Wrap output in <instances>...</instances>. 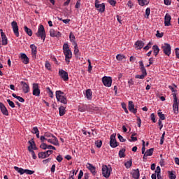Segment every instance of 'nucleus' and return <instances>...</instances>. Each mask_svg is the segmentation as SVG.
Masks as SVG:
<instances>
[{"instance_id":"obj_1","label":"nucleus","mask_w":179,"mask_h":179,"mask_svg":"<svg viewBox=\"0 0 179 179\" xmlns=\"http://www.w3.org/2000/svg\"><path fill=\"white\" fill-rule=\"evenodd\" d=\"M63 52L65 55V61L67 65H69V62H71L70 59L72 58V51L69 49V45L68 43L63 45Z\"/></svg>"},{"instance_id":"obj_2","label":"nucleus","mask_w":179,"mask_h":179,"mask_svg":"<svg viewBox=\"0 0 179 179\" xmlns=\"http://www.w3.org/2000/svg\"><path fill=\"white\" fill-rule=\"evenodd\" d=\"M56 94V99L57 101H59L60 103H62L63 104H67L68 101L66 100V97L64 96V93L61 91L58 90L55 92Z\"/></svg>"},{"instance_id":"obj_3","label":"nucleus","mask_w":179,"mask_h":179,"mask_svg":"<svg viewBox=\"0 0 179 179\" xmlns=\"http://www.w3.org/2000/svg\"><path fill=\"white\" fill-rule=\"evenodd\" d=\"M36 36H37V37H41V40L45 41V29H44V26L43 24H40L38 26V31L36 34Z\"/></svg>"},{"instance_id":"obj_4","label":"nucleus","mask_w":179,"mask_h":179,"mask_svg":"<svg viewBox=\"0 0 179 179\" xmlns=\"http://www.w3.org/2000/svg\"><path fill=\"white\" fill-rule=\"evenodd\" d=\"M111 171H113V169L110 166H109V167L107 166V165L102 166V176L105 177V178H108L110 177Z\"/></svg>"},{"instance_id":"obj_5","label":"nucleus","mask_w":179,"mask_h":179,"mask_svg":"<svg viewBox=\"0 0 179 179\" xmlns=\"http://www.w3.org/2000/svg\"><path fill=\"white\" fill-rule=\"evenodd\" d=\"M162 49L165 55L170 57V55L171 54V46L170 44L164 43V45L162 46Z\"/></svg>"},{"instance_id":"obj_6","label":"nucleus","mask_w":179,"mask_h":179,"mask_svg":"<svg viewBox=\"0 0 179 179\" xmlns=\"http://www.w3.org/2000/svg\"><path fill=\"white\" fill-rule=\"evenodd\" d=\"M52 153H54V151L48 150L45 152H38V156L39 159H45L48 157L50 155H52Z\"/></svg>"},{"instance_id":"obj_7","label":"nucleus","mask_w":179,"mask_h":179,"mask_svg":"<svg viewBox=\"0 0 179 179\" xmlns=\"http://www.w3.org/2000/svg\"><path fill=\"white\" fill-rule=\"evenodd\" d=\"M102 83H103L106 87H111V85L113 84V79L111 77L105 76L102 78Z\"/></svg>"},{"instance_id":"obj_8","label":"nucleus","mask_w":179,"mask_h":179,"mask_svg":"<svg viewBox=\"0 0 179 179\" xmlns=\"http://www.w3.org/2000/svg\"><path fill=\"white\" fill-rule=\"evenodd\" d=\"M99 3L100 1H99V0L95 1V8L98 9L99 12L103 13V12L106 10V4H104V3L99 4Z\"/></svg>"},{"instance_id":"obj_9","label":"nucleus","mask_w":179,"mask_h":179,"mask_svg":"<svg viewBox=\"0 0 179 179\" xmlns=\"http://www.w3.org/2000/svg\"><path fill=\"white\" fill-rule=\"evenodd\" d=\"M59 76L62 78L64 82H68L69 80V76H68V72L65 71V70L59 69Z\"/></svg>"},{"instance_id":"obj_10","label":"nucleus","mask_w":179,"mask_h":179,"mask_svg":"<svg viewBox=\"0 0 179 179\" xmlns=\"http://www.w3.org/2000/svg\"><path fill=\"white\" fill-rule=\"evenodd\" d=\"M116 134H113L110 137V148H117L119 143L117 142V139H115Z\"/></svg>"},{"instance_id":"obj_11","label":"nucleus","mask_w":179,"mask_h":179,"mask_svg":"<svg viewBox=\"0 0 179 179\" xmlns=\"http://www.w3.org/2000/svg\"><path fill=\"white\" fill-rule=\"evenodd\" d=\"M32 89H33V92H32L33 96H36V97H38L40 96V87H38V84L34 83Z\"/></svg>"},{"instance_id":"obj_12","label":"nucleus","mask_w":179,"mask_h":179,"mask_svg":"<svg viewBox=\"0 0 179 179\" xmlns=\"http://www.w3.org/2000/svg\"><path fill=\"white\" fill-rule=\"evenodd\" d=\"M11 26L15 36L19 37V26H17V22H16V21H13L11 22Z\"/></svg>"},{"instance_id":"obj_13","label":"nucleus","mask_w":179,"mask_h":179,"mask_svg":"<svg viewBox=\"0 0 179 179\" xmlns=\"http://www.w3.org/2000/svg\"><path fill=\"white\" fill-rule=\"evenodd\" d=\"M129 111L130 113H133V114H136L138 113V109L135 108V104H134V101H129L128 105Z\"/></svg>"},{"instance_id":"obj_14","label":"nucleus","mask_w":179,"mask_h":179,"mask_svg":"<svg viewBox=\"0 0 179 179\" xmlns=\"http://www.w3.org/2000/svg\"><path fill=\"white\" fill-rule=\"evenodd\" d=\"M20 85L22 87V92L25 94L29 93L30 92V87L29 86V84L27 83H25L24 81H21Z\"/></svg>"},{"instance_id":"obj_15","label":"nucleus","mask_w":179,"mask_h":179,"mask_svg":"<svg viewBox=\"0 0 179 179\" xmlns=\"http://www.w3.org/2000/svg\"><path fill=\"white\" fill-rule=\"evenodd\" d=\"M1 36V43L2 45H8V37L5 33H3V30L0 29Z\"/></svg>"},{"instance_id":"obj_16","label":"nucleus","mask_w":179,"mask_h":179,"mask_svg":"<svg viewBox=\"0 0 179 179\" xmlns=\"http://www.w3.org/2000/svg\"><path fill=\"white\" fill-rule=\"evenodd\" d=\"M171 15L166 13L164 17V24L165 26H171Z\"/></svg>"},{"instance_id":"obj_17","label":"nucleus","mask_w":179,"mask_h":179,"mask_svg":"<svg viewBox=\"0 0 179 179\" xmlns=\"http://www.w3.org/2000/svg\"><path fill=\"white\" fill-rule=\"evenodd\" d=\"M0 110L3 115H9V112H8L6 106H5V105L2 102H0Z\"/></svg>"},{"instance_id":"obj_18","label":"nucleus","mask_w":179,"mask_h":179,"mask_svg":"<svg viewBox=\"0 0 179 179\" xmlns=\"http://www.w3.org/2000/svg\"><path fill=\"white\" fill-rule=\"evenodd\" d=\"M50 37H61V32L55 31L54 29H51L50 30Z\"/></svg>"},{"instance_id":"obj_19","label":"nucleus","mask_w":179,"mask_h":179,"mask_svg":"<svg viewBox=\"0 0 179 179\" xmlns=\"http://www.w3.org/2000/svg\"><path fill=\"white\" fill-rule=\"evenodd\" d=\"M20 58L22 59L23 64H24L25 65H27V64H29V59L27 55H26V54L20 53Z\"/></svg>"},{"instance_id":"obj_20","label":"nucleus","mask_w":179,"mask_h":179,"mask_svg":"<svg viewBox=\"0 0 179 179\" xmlns=\"http://www.w3.org/2000/svg\"><path fill=\"white\" fill-rule=\"evenodd\" d=\"M30 48L31 50L33 58H36V57H37V46H36L34 44H31L30 45Z\"/></svg>"},{"instance_id":"obj_21","label":"nucleus","mask_w":179,"mask_h":179,"mask_svg":"<svg viewBox=\"0 0 179 179\" xmlns=\"http://www.w3.org/2000/svg\"><path fill=\"white\" fill-rule=\"evenodd\" d=\"M131 174L132 175V178L134 179H139V177L141 176V173H139V169H134Z\"/></svg>"},{"instance_id":"obj_22","label":"nucleus","mask_w":179,"mask_h":179,"mask_svg":"<svg viewBox=\"0 0 179 179\" xmlns=\"http://www.w3.org/2000/svg\"><path fill=\"white\" fill-rule=\"evenodd\" d=\"M134 45L137 50H142V48L145 47V43L142 41H137Z\"/></svg>"},{"instance_id":"obj_23","label":"nucleus","mask_w":179,"mask_h":179,"mask_svg":"<svg viewBox=\"0 0 179 179\" xmlns=\"http://www.w3.org/2000/svg\"><path fill=\"white\" fill-rule=\"evenodd\" d=\"M52 138L53 139H48V142L49 143H52V145H55V146H58V145H59V143H58V138H57L55 136H52Z\"/></svg>"},{"instance_id":"obj_24","label":"nucleus","mask_w":179,"mask_h":179,"mask_svg":"<svg viewBox=\"0 0 179 179\" xmlns=\"http://www.w3.org/2000/svg\"><path fill=\"white\" fill-rule=\"evenodd\" d=\"M87 169H88L94 176L96 174V167L92 164H87Z\"/></svg>"},{"instance_id":"obj_25","label":"nucleus","mask_w":179,"mask_h":179,"mask_svg":"<svg viewBox=\"0 0 179 179\" xmlns=\"http://www.w3.org/2000/svg\"><path fill=\"white\" fill-rule=\"evenodd\" d=\"M69 38H70V41L71 43H73V45H76V44H78L76 43V38H75V34H73V33L72 32H70L69 34Z\"/></svg>"},{"instance_id":"obj_26","label":"nucleus","mask_w":179,"mask_h":179,"mask_svg":"<svg viewBox=\"0 0 179 179\" xmlns=\"http://www.w3.org/2000/svg\"><path fill=\"white\" fill-rule=\"evenodd\" d=\"M92 90L88 89L85 92V97L87 99V100H92Z\"/></svg>"},{"instance_id":"obj_27","label":"nucleus","mask_w":179,"mask_h":179,"mask_svg":"<svg viewBox=\"0 0 179 179\" xmlns=\"http://www.w3.org/2000/svg\"><path fill=\"white\" fill-rule=\"evenodd\" d=\"M152 50L154 51V55L155 57H157V54H159V52H160V49L159 48V46H157V45H154L152 46Z\"/></svg>"},{"instance_id":"obj_28","label":"nucleus","mask_w":179,"mask_h":179,"mask_svg":"<svg viewBox=\"0 0 179 179\" xmlns=\"http://www.w3.org/2000/svg\"><path fill=\"white\" fill-rule=\"evenodd\" d=\"M24 30L25 33H27L29 36V37H31V36H33V31L27 27V26L24 27Z\"/></svg>"},{"instance_id":"obj_29","label":"nucleus","mask_w":179,"mask_h":179,"mask_svg":"<svg viewBox=\"0 0 179 179\" xmlns=\"http://www.w3.org/2000/svg\"><path fill=\"white\" fill-rule=\"evenodd\" d=\"M28 143H29V147L31 148L34 150H37V147L36 146V143H34V141L30 140L29 141Z\"/></svg>"},{"instance_id":"obj_30","label":"nucleus","mask_w":179,"mask_h":179,"mask_svg":"<svg viewBox=\"0 0 179 179\" xmlns=\"http://www.w3.org/2000/svg\"><path fill=\"white\" fill-rule=\"evenodd\" d=\"M140 6H145V5H149V1L148 0H137Z\"/></svg>"},{"instance_id":"obj_31","label":"nucleus","mask_w":179,"mask_h":179,"mask_svg":"<svg viewBox=\"0 0 179 179\" xmlns=\"http://www.w3.org/2000/svg\"><path fill=\"white\" fill-rule=\"evenodd\" d=\"M66 110H65V107H64V106H60V107L59 108V113L60 117H62V116L65 115V112H66Z\"/></svg>"},{"instance_id":"obj_32","label":"nucleus","mask_w":179,"mask_h":179,"mask_svg":"<svg viewBox=\"0 0 179 179\" xmlns=\"http://www.w3.org/2000/svg\"><path fill=\"white\" fill-rule=\"evenodd\" d=\"M46 92L49 96V97H50L51 99L54 98V92H52V90H51V88H50L49 87H48L46 88Z\"/></svg>"},{"instance_id":"obj_33","label":"nucleus","mask_w":179,"mask_h":179,"mask_svg":"<svg viewBox=\"0 0 179 179\" xmlns=\"http://www.w3.org/2000/svg\"><path fill=\"white\" fill-rule=\"evenodd\" d=\"M14 169L15 170V171H17V173H20L21 176H22V174H24L25 169H23L22 168L14 166Z\"/></svg>"},{"instance_id":"obj_34","label":"nucleus","mask_w":179,"mask_h":179,"mask_svg":"<svg viewBox=\"0 0 179 179\" xmlns=\"http://www.w3.org/2000/svg\"><path fill=\"white\" fill-rule=\"evenodd\" d=\"M136 136V133L132 134L131 136V139H129V142H136L138 141V138L135 137Z\"/></svg>"},{"instance_id":"obj_35","label":"nucleus","mask_w":179,"mask_h":179,"mask_svg":"<svg viewBox=\"0 0 179 179\" xmlns=\"http://www.w3.org/2000/svg\"><path fill=\"white\" fill-rule=\"evenodd\" d=\"M168 174H169V177L170 179H176L177 178V176H176V174H174V172L173 171H168Z\"/></svg>"},{"instance_id":"obj_36","label":"nucleus","mask_w":179,"mask_h":179,"mask_svg":"<svg viewBox=\"0 0 179 179\" xmlns=\"http://www.w3.org/2000/svg\"><path fill=\"white\" fill-rule=\"evenodd\" d=\"M74 54L76 57H79V48H78V43L74 45Z\"/></svg>"},{"instance_id":"obj_37","label":"nucleus","mask_w":179,"mask_h":179,"mask_svg":"<svg viewBox=\"0 0 179 179\" xmlns=\"http://www.w3.org/2000/svg\"><path fill=\"white\" fill-rule=\"evenodd\" d=\"M119 157H120V159L125 157V149H122L119 151Z\"/></svg>"},{"instance_id":"obj_38","label":"nucleus","mask_w":179,"mask_h":179,"mask_svg":"<svg viewBox=\"0 0 179 179\" xmlns=\"http://www.w3.org/2000/svg\"><path fill=\"white\" fill-rule=\"evenodd\" d=\"M153 150H155L154 148H150L149 150H147V151L144 154H145L147 156H152L153 155Z\"/></svg>"},{"instance_id":"obj_39","label":"nucleus","mask_w":179,"mask_h":179,"mask_svg":"<svg viewBox=\"0 0 179 179\" xmlns=\"http://www.w3.org/2000/svg\"><path fill=\"white\" fill-rule=\"evenodd\" d=\"M172 96L173 98V104H178V99H177V94L173 93Z\"/></svg>"},{"instance_id":"obj_40","label":"nucleus","mask_w":179,"mask_h":179,"mask_svg":"<svg viewBox=\"0 0 179 179\" xmlns=\"http://www.w3.org/2000/svg\"><path fill=\"white\" fill-rule=\"evenodd\" d=\"M124 166L126 169H130L132 166V160L127 161L125 164Z\"/></svg>"},{"instance_id":"obj_41","label":"nucleus","mask_w":179,"mask_h":179,"mask_svg":"<svg viewBox=\"0 0 179 179\" xmlns=\"http://www.w3.org/2000/svg\"><path fill=\"white\" fill-rule=\"evenodd\" d=\"M158 117L160 118L159 120H161L162 121H164V120H166V116L162 112H158Z\"/></svg>"},{"instance_id":"obj_42","label":"nucleus","mask_w":179,"mask_h":179,"mask_svg":"<svg viewBox=\"0 0 179 179\" xmlns=\"http://www.w3.org/2000/svg\"><path fill=\"white\" fill-rule=\"evenodd\" d=\"M95 145L96 146V148H101V145H103V141L101 140H97L96 141H95Z\"/></svg>"},{"instance_id":"obj_43","label":"nucleus","mask_w":179,"mask_h":179,"mask_svg":"<svg viewBox=\"0 0 179 179\" xmlns=\"http://www.w3.org/2000/svg\"><path fill=\"white\" fill-rule=\"evenodd\" d=\"M116 59H117V61H122L123 59H125V57L124 55H117L116 56Z\"/></svg>"},{"instance_id":"obj_44","label":"nucleus","mask_w":179,"mask_h":179,"mask_svg":"<svg viewBox=\"0 0 179 179\" xmlns=\"http://www.w3.org/2000/svg\"><path fill=\"white\" fill-rule=\"evenodd\" d=\"M173 108L175 114H178V104H173Z\"/></svg>"},{"instance_id":"obj_45","label":"nucleus","mask_w":179,"mask_h":179,"mask_svg":"<svg viewBox=\"0 0 179 179\" xmlns=\"http://www.w3.org/2000/svg\"><path fill=\"white\" fill-rule=\"evenodd\" d=\"M7 103H8L10 107H11V108H15V103L10 101V99H7Z\"/></svg>"},{"instance_id":"obj_46","label":"nucleus","mask_w":179,"mask_h":179,"mask_svg":"<svg viewBox=\"0 0 179 179\" xmlns=\"http://www.w3.org/2000/svg\"><path fill=\"white\" fill-rule=\"evenodd\" d=\"M140 71L142 72L143 75H145V76H148V72L146 71V68H145V67H140Z\"/></svg>"},{"instance_id":"obj_47","label":"nucleus","mask_w":179,"mask_h":179,"mask_svg":"<svg viewBox=\"0 0 179 179\" xmlns=\"http://www.w3.org/2000/svg\"><path fill=\"white\" fill-rule=\"evenodd\" d=\"M41 149H43V150H45L46 149H48V145H47L45 143H43L40 145Z\"/></svg>"},{"instance_id":"obj_48","label":"nucleus","mask_w":179,"mask_h":179,"mask_svg":"<svg viewBox=\"0 0 179 179\" xmlns=\"http://www.w3.org/2000/svg\"><path fill=\"white\" fill-rule=\"evenodd\" d=\"M24 174H28L29 176H31V174H34V171H31L29 169H25Z\"/></svg>"},{"instance_id":"obj_49","label":"nucleus","mask_w":179,"mask_h":179,"mask_svg":"<svg viewBox=\"0 0 179 179\" xmlns=\"http://www.w3.org/2000/svg\"><path fill=\"white\" fill-rule=\"evenodd\" d=\"M117 138L120 142H126L127 141V140L124 139V137H122V136H121V134H117Z\"/></svg>"},{"instance_id":"obj_50","label":"nucleus","mask_w":179,"mask_h":179,"mask_svg":"<svg viewBox=\"0 0 179 179\" xmlns=\"http://www.w3.org/2000/svg\"><path fill=\"white\" fill-rule=\"evenodd\" d=\"M45 66L46 69H48V71H51V64H50V62H46L45 64Z\"/></svg>"},{"instance_id":"obj_51","label":"nucleus","mask_w":179,"mask_h":179,"mask_svg":"<svg viewBox=\"0 0 179 179\" xmlns=\"http://www.w3.org/2000/svg\"><path fill=\"white\" fill-rule=\"evenodd\" d=\"M122 107L124 111L126 113V114H128L129 112H128V109L127 108V104H125L124 103H122Z\"/></svg>"},{"instance_id":"obj_52","label":"nucleus","mask_w":179,"mask_h":179,"mask_svg":"<svg viewBox=\"0 0 179 179\" xmlns=\"http://www.w3.org/2000/svg\"><path fill=\"white\" fill-rule=\"evenodd\" d=\"M145 78H146V76H145L144 74L142 75H136L135 76L136 79H145Z\"/></svg>"},{"instance_id":"obj_53","label":"nucleus","mask_w":179,"mask_h":179,"mask_svg":"<svg viewBox=\"0 0 179 179\" xmlns=\"http://www.w3.org/2000/svg\"><path fill=\"white\" fill-rule=\"evenodd\" d=\"M59 20L63 22V23H64L65 24H68V23H69V22H71L70 19L64 20L62 18H59Z\"/></svg>"},{"instance_id":"obj_54","label":"nucleus","mask_w":179,"mask_h":179,"mask_svg":"<svg viewBox=\"0 0 179 179\" xmlns=\"http://www.w3.org/2000/svg\"><path fill=\"white\" fill-rule=\"evenodd\" d=\"M88 72L90 73L92 72V62H90V59H88Z\"/></svg>"},{"instance_id":"obj_55","label":"nucleus","mask_w":179,"mask_h":179,"mask_svg":"<svg viewBox=\"0 0 179 179\" xmlns=\"http://www.w3.org/2000/svg\"><path fill=\"white\" fill-rule=\"evenodd\" d=\"M145 15H146V18L149 19V15H150V8H147L145 10Z\"/></svg>"},{"instance_id":"obj_56","label":"nucleus","mask_w":179,"mask_h":179,"mask_svg":"<svg viewBox=\"0 0 179 179\" xmlns=\"http://www.w3.org/2000/svg\"><path fill=\"white\" fill-rule=\"evenodd\" d=\"M143 142V147H142V149H141V152H142V155H145V150H146V148L145 147V141H142Z\"/></svg>"},{"instance_id":"obj_57","label":"nucleus","mask_w":179,"mask_h":179,"mask_svg":"<svg viewBox=\"0 0 179 179\" xmlns=\"http://www.w3.org/2000/svg\"><path fill=\"white\" fill-rule=\"evenodd\" d=\"M31 132L32 134H37L40 132V131L38 130V128L37 127H34Z\"/></svg>"},{"instance_id":"obj_58","label":"nucleus","mask_w":179,"mask_h":179,"mask_svg":"<svg viewBox=\"0 0 179 179\" xmlns=\"http://www.w3.org/2000/svg\"><path fill=\"white\" fill-rule=\"evenodd\" d=\"M156 36L157 37H159V38H162V37H163V36H164V34L163 32L160 33V31H157V34Z\"/></svg>"},{"instance_id":"obj_59","label":"nucleus","mask_w":179,"mask_h":179,"mask_svg":"<svg viewBox=\"0 0 179 179\" xmlns=\"http://www.w3.org/2000/svg\"><path fill=\"white\" fill-rule=\"evenodd\" d=\"M110 5H111L112 6H115V3H117V1H115V0H108Z\"/></svg>"},{"instance_id":"obj_60","label":"nucleus","mask_w":179,"mask_h":179,"mask_svg":"<svg viewBox=\"0 0 179 179\" xmlns=\"http://www.w3.org/2000/svg\"><path fill=\"white\" fill-rule=\"evenodd\" d=\"M56 159L57 160V162H58L59 163H61V162H62V160H64V158L62 157V156L58 155V156L56 157Z\"/></svg>"},{"instance_id":"obj_61","label":"nucleus","mask_w":179,"mask_h":179,"mask_svg":"<svg viewBox=\"0 0 179 179\" xmlns=\"http://www.w3.org/2000/svg\"><path fill=\"white\" fill-rule=\"evenodd\" d=\"M44 136H45V138H52V136H54L53 134H52L51 133H45Z\"/></svg>"},{"instance_id":"obj_62","label":"nucleus","mask_w":179,"mask_h":179,"mask_svg":"<svg viewBox=\"0 0 179 179\" xmlns=\"http://www.w3.org/2000/svg\"><path fill=\"white\" fill-rule=\"evenodd\" d=\"M150 119L152 120V122H156V117L155 116V113H152L150 115Z\"/></svg>"},{"instance_id":"obj_63","label":"nucleus","mask_w":179,"mask_h":179,"mask_svg":"<svg viewBox=\"0 0 179 179\" xmlns=\"http://www.w3.org/2000/svg\"><path fill=\"white\" fill-rule=\"evenodd\" d=\"M158 125L159 127V129H162L163 128V122L160 119L158 120Z\"/></svg>"},{"instance_id":"obj_64","label":"nucleus","mask_w":179,"mask_h":179,"mask_svg":"<svg viewBox=\"0 0 179 179\" xmlns=\"http://www.w3.org/2000/svg\"><path fill=\"white\" fill-rule=\"evenodd\" d=\"M175 51H176V57H178L179 59V48H176L175 49Z\"/></svg>"}]
</instances>
